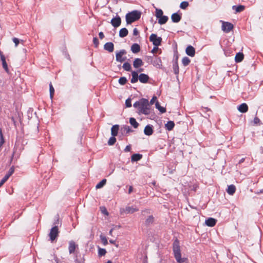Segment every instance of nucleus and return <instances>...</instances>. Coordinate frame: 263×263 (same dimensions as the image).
I'll list each match as a JSON object with an SVG mask.
<instances>
[{
	"label": "nucleus",
	"instance_id": "obj_1",
	"mask_svg": "<svg viewBox=\"0 0 263 263\" xmlns=\"http://www.w3.org/2000/svg\"><path fill=\"white\" fill-rule=\"evenodd\" d=\"M133 106L134 107L138 108L139 113L146 115L150 114L149 103L148 100L146 99L143 98L136 102Z\"/></svg>",
	"mask_w": 263,
	"mask_h": 263
},
{
	"label": "nucleus",
	"instance_id": "obj_2",
	"mask_svg": "<svg viewBox=\"0 0 263 263\" xmlns=\"http://www.w3.org/2000/svg\"><path fill=\"white\" fill-rule=\"evenodd\" d=\"M173 249L175 258L178 263H183L187 261V259L186 258L181 257L180 247L178 239L174 241Z\"/></svg>",
	"mask_w": 263,
	"mask_h": 263
},
{
	"label": "nucleus",
	"instance_id": "obj_3",
	"mask_svg": "<svg viewBox=\"0 0 263 263\" xmlns=\"http://www.w3.org/2000/svg\"><path fill=\"white\" fill-rule=\"evenodd\" d=\"M142 71V69H140L138 71H133L132 72V78L130 80L132 83H135L138 82V80L141 83H146L149 80V77L145 74L141 73L138 74V72Z\"/></svg>",
	"mask_w": 263,
	"mask_h": 263
},
{
	"label": "nucleus",
	"instance_id": "obj_4",
	"mask_svg": "<svg viewBox=\"0 0 263 263\" xmlns=\"http://www.w3.org/2000/svg\"><path fill=\"white\" fill-rule=\"evenodd\" d=\"M141 15V12L137 10L127 13L125 16L126 23L127 24H131L133 22L139 20Z\"/></svg>",
	"mask_w": 263,
	"mask_h": 263
},
{
	"label": "nucleus",
	"instance_id": "obj_5",
	"mask_svg": "<svg viewBox=\"0 0 263 263\" xmlns=\"http://www.w3.org/2000/svg\"><path fill=\"white\" fill-rule=\"evenodd\" d=\"M145 60L149 65H153V66H162L160 58L154 54H153L152 56H146Z\"/></svg>",
	"mask_w": 263,
	"mask_h": 263
},
{
	"label": "nucleus",
	"instance_id": "obj_6",
	"mask_svg": "<svg viewBox=\"0 0 263 263\" xmlns=\"http://www.w3.org/2000/svg\"><path fill=\"white\" fill-rule=\"evenodd\" d=\"M162 38L158 37L156 34L152 33L149 36V41L155 46H159L162 42Z\"/></svg>",
	"mask_w": 263,
	"mask_h": 263
},
{
	"label": "nucleus",
	"instance_id": "obj_7",
	"mask_svg": "<svg viewBox=\"0 0 263 263\" xmlns=\"http://www.w3.org/2000/svg\"><path fill=\"white\" fill-rule=\"evenodd\" d=\"M126 53V51L124 49L120 50L119 51L116 52V61L120 62H122L127 60V58L124 56Z\"/></svg>",
	"mask_w": 263,
	"mask_h": 263
},
{
	"label": "nucleus",
	"instance_id": "obj_8",
	"mask_svg": "<svg viewBox=\"0 0 263 263\" xmlns=\"http://www.w3.org/2000/svg\"><path fill=\"white\" fill-rule=\"evenodd\" d=\"M222 22V30L226 32V33H228L229 32H230V31L231 30H232V29L233 28V25L230 23V22H224V21H221Z\"/></svg>",
	"mask_w": 263,
	"mask_h": 263
},
{
	"label": "nucleus",
	"instance_id": "obj_9",
	"mask_svg": "<svg viewBox=\"0 0 263 263\" xmlns=\"http://www.w3.org/2000/svg\"><path fill=\"white\" fill-rule=\"evenodd\" d=\"M59 231L57 226L53 227L50 232L49 237L51 241L54 240L58 236Z\"/></svg>",
	"mask_w": 263,
	"mask_h": 263
},
{
	"label": "nucleus",
	"instance_id": "obj_10",
	"mask_svg": "<svg viewBox=\"0 0 263 263\" xmlns=\"http://www.w3.org/2000/svg\"><path fill=\"white\" fill-rule=\"evenodd\" d=\"M182 18V13L179 10L178 12L174 13L171 15V20L173 23H177L180 21Z\"/></svg>",
	"mask_w": 263,
	"mask_h": 263
},
{
	"label": "nucleus",
	"instance_id": "obj_11",
	"mask_svg": "<svg viewBox=\"0 0 263 263\" xmlns=\"http://www.w3.org/2000/svg\"><path fill=\"white\" fill-rule=\"evenodd\" d=\"M110 23L115 28L119 27L121 23V19L120 17L117 15L115 17H113L110 21Z\"/></svg>",
	"mask_w": 263,
	"mask_h": 263
},
{
	"label": "nucleus",
	"instance_id": "obj_12",
	"mask_svg": "<svg viewBox=\"0 0 263 263\" xmlns=\"http://www.w3.org/2000/svg\"><path fill=\"white\" fill-rule=\"evenodd\" d=\"M139 211V209L134 206H126L125 209L121 210V213H125L128 214H132L135 212Z\"/></svg>",
	"mask_w": 263,
	"mask_h": 263
},
{
	"label": "nucleus",
	"instance_id": "obj_13",
	"mask_svg": "<svg viewBox=\"0 0 263 263\" xmlns=\"http://www.w3.org/2000/svg\"><path fill=\"white\" fill-rule=\"evenodd\" d=\"M185 52L188 55L193 57L195 55V49L192 46L189 45L185 49Z\"/></svg>",
	"mask_w": 263,
	"mask_h": 263
},
{
	"label": "nucleus",
	"instance_id": "obj_14",
	"mask_svg": "<svg viewBox=\"0 0 263 263\" xmlns=\"http://www.w3.org/2000/svg\"><path fill=\"white\" fill-rule=\"evenodd\" d=\"M104 49L109 52H112L114 50V45L112 42H107L104 45Z\"/></svg>",
	"mask_w": 263,
	"mask_h": 263
},
{
	"label": "nucleus",
	"instance_id": "obj_15",
	"mask_svg": "<svg viewBox=\"0 0 263 263\" xmlns=\"http://www.w3.org/2000/svg\"><path fill=\"white\" fill-rule=\"evenodd\" d=\"M153 129L152 126L149 125H146L144 129V133L147 136H151L153 134Z\"/></svg>",
	"mask_w": 263,
	"mask_h": 263
},
{
	"label": "nucleus",
	"instance_id": "obj_16",
	"mask_svg": "<svg viewBox=\"0 0 263 263\" xmlns=\"http://www.w3.org/2000/svg\"><path fill=\"white\" fill-rule=\"evenodd\" d=\"M77 245L73 241H70L69 242L68 250L70 254L74 253L76 248Z\"/></svg>",
	"mask_w": 263,
	"mask_h": 263
},
{
	"label": "nucleus",
	"instance_id": "obj_17",
	"mask_svg": "<svg viewBox=\"0 0 263 263\" xmlns=\"http://www.w3.org/2000/svg\"><path fill=\"white\" fill-rule=\"evenodd\" d=\"M131 50L134 53H137L140 50V46L137 43L133 44L131 46Z\"/></svg>",
	"mask_w": 263,
	"mask_h": 263
},
{
	"label": "nucleus",
	"instance_id": "obj_18",
	"mask_svg": "<svg viewBox=\"0 0 263 263\" xmlns=\"http://www.w3.org/2000/svg\"><path fill=\"white\" fill-rule=\"evenodd\" d=\"M119 129V126L118 125H113L111 128V134L112 136H116L118 135Z\"/></svg>",
	"mask_w": 263,
	"mask_h": 263
},
{
	"label": "nucleus",
	"instance_id": "obj_19",
	"mask_svg": "<svg viewBox=\"0 0 263 263\" xmlns=\"http://www.w3.org/2000/svg\"><path fill=\"white\" fill-rule=\"evenodd\" d=\"M245 9V7L243 5H234L232 6V9L235 10L236 13L240 12L243 11Z\"/></svg>",
	"mask_w": 263,
	"mask_h": 263
},
{
	"label": "nucleus",
	"instance_id": "obj_20",
	"mask_svg": "<svg viewBox=\"0 0 263 263\" xmlns=\"http://www.w3.org/2000/svg\"><path fill=\"white\" fill-rule=\"evenodd\" d=\"M216 220L213 218H209L205 220V224L209 227H213L215 225Z\"/></svg>",
	"mask_w": 263,
	"mask_h": 263
},
{
	"label": "nucleus",
	"instance_id": "obj_21",
	"mask_svg": "<svg viewBox=\"0 0 263 263\" xmlns=\"http://www.w3.org/2000/svg\"><path fill=\"white\" fill-rule=\"evenodd\" d=\"M238 109L240 112L244 113L248 111V107L247 104L242 103L238 106Z\"/></svg>",
	"mask_w": 263,
	"mask_h": 263
},
{
	"label": "nucleus",
	"instance_id": "obj_22",
	"mask_svg": "<svg viewBox=\"0 0 263 263\" xmlns=\"http://www.w3.org/2000/svg\"><path fill=\"white\" fill-rule=\"evenodd\" d=\"M243 57H244V55H243V53L241 52H239L236 54V55L235 57V61L236 63L240 62L243 59Z\"/></svg>",
	"mask_w": 263,
	"mask_h": 263
},
{
	"label": "nucleus",
	"instance_id": "obj_23",
	"mask_svg": "<svg viewBox=\"0 0 263 263\" xmlns=\"http://www.w3.org/2000/svg\"><path fill=\"white\" fill-rule=\"evenodd\" d=\"M128 31L126 28H122L119 31V35L120 37H124L128 35Z\"/></svg>",
	"mask_w": 263,
	"mask_h": 263
},
{
	"label": "nucleus",
	"instance_id": "obj_24",
	"mask_svg": "<svg viewBox=\"0 0 263 263\" xmlns=\"http://www.w3.org/2000/svg\"><path fill=\"white\" fill-rule=\"evenodd\" d=\"M235 191L236 187L234 185L232 184L228 186L227 192L229 195H233Z\"/></svg>",
	"mask_w": 263,
	"mask_h": 263
},
{
	"label": "nucleus",
	"instance_id": "obj_25",
	"mask_svg": "<svg viewBox=\"0 0 263 263\" xmlns=\"http://www.w3.org/2000/svg\"><path fill=\"white\" fill-rule=\"evenodd\" d=\"M168 20V17L166 15H163L159 18L158 23L160 25L165 24Z\"/></svg>",
	"mask_w": 263,
	"mask_h": 263
},
{
	"label": "nucleus",
	"instance_id": "obj_26",
	"mask_svg": "<svg viewBox=\"0 0 263 263\" xmlns=\"http://www.w3.org/2000/svg\"><path fill=\"white\" fill-rule=\"evenodd\" d=\"M166 128L168 130H171L174 127L175 124L173 121H170L167 122V123L165 125Z\"/></svg>",
	"mask_w": 263,
	"mask_h": 263
},
{
	"label": "nucleus",
	"instance_id": "obj_27",
	"mask_svg": "<svg viewBox=\"0 0 263 263\" xmlns=\"http://www.w3.org/2000/svg\"><path fill=\"white\" fill-rule=\"evenodd\" d=\"M142 158V155L135 154L132 156L131 159L132 161H137Z\"/></svg>",
	"mask_w": 263,
	"mask_h": 263
},
{
	"label": "nucleus",
	"instance_id": "obj_28",
	"mask_svg": "<svg viewBox=\"0 0 263 263\" xmlns=\"http://www.w3.org/2000/svg\"><path fill=\"white\" fill-rule=\"evenodd\" d=\"M130 124L135 128H137L139 126L138 123L136 121V119L134 118L129 119Z\"/></svg>",
	"mask_w": 263,
	"mask_h": 263
},
{
	"label": "nucleus",
	"instance_id": "obj_29",
	"mask_svg": "<svg viewBox=\"0 0 263 263\" xmlns=\"http://www.w3.org/2000/svg\"><path fill=\"white\" fill-rule=\"evenodd\" d=\"M0 59L2 63V66H8L6 61V58L1 51H0Z\"/></svg>",
	"mask_w": 263,
	"mask_h": 263
},
{
	"label": "nucleus",
	"instance_id": "obj_30",
	"mask_svg": "<svg viewBox=\"0 0 263 263\" xmlns=\"http://www.w3.org/2000/svg\"><path fill=\"white\" fill-rule=\"evenodd\" d=\"M142 64V60L140 58L135 59L133 62V66H141Z\"/></svg>",
	"mask_w": 263,
	"mask_h": 263
},
{
	"label": "nucleus",
	"instance_id": "obj_31",
	"mask_svg": "<svg viewBox=\"0 0 263 263\" xmlns=\"http://www.w3.org/2000/svg\"><path fill=\"white\" fill-rule=\"evenodd\" d=\"M156 107L161 112L164 113L166 112V109L164 107L160 106L158 102H157L155 104Z\"/></svg>",
	"mask_w": 263,
	"mask_h": 263
},
{
	"label": "nucleus",
	"instance_id": "obj_32",
	"mask_svg": "<svg viewBox=\"0 0 263 263\" xmlns=\"http://www.w3.org/2000/svg\"><path fill=\"white\" fill-rule=\"evenodd\" d=\"M178 55L177 52L175 53L174 55V58L172 61L173 66H178Z\"/></svg>",
	"mask_w": 263,
	"mask_h": 263
},
{
	"label": "nucleus",
	"instance_id": "obj_33",
	"mask_svg": "<svg viewBox=\"0 0 263 263\" xmlns=\"http://www.w3.org/2000/svg\"><path fill=\"white\" fill-rule=\"evenodd\" d=\"M106 182V179H103L98 184H97L96 188L97 189H101L102 187Z\"/></svg>",
	"mask_w": 263,
	"mask_h": 263
},
{
	"label": "nucleus",
	"instance_id": "obj_34",
	"mask_svg": "<svg viewBox=\"0 0 263 263\" xmlns=\"http://www.w3.org/2000/svg\"><path fill=\"white\" fill-rule=\"evenodd\" d=\"M163 11L160 9H156V16L157 18H159L160 17L163 16Z\"/></svg>",
	"mask_w": 263,
	"mask_h": 263
},
{
	"label": "nucleus",
	"instance_id": "obj_35",
	"mask_svg": "<svg viewBox=\"0 0 263 263\" xmlns=\"http://www.w3.org/2000/svg\"><path fill=\"white\" fill-rule=\"evenodd\" d=\"M190 59L187 57H184L182 59V63L184 66H186L190 63Z\"/></svg>",
	"mask_w": 263,
	"mask_h": 263
},
{
	"label": "nucleus",
	"instance_id": "obj_36",
	"mask_svg": "<svg viewBox=\"0 0 263 263\" xmlns=\"http://www.w3.org/2000/svg\"><path fill=\"white\" fill-rule=\"evenodd\" d=\"M189 6V3L186 1L182 2L180 4V8L182 9H185Z\"/></svg>",
	"mask_w": 263,
	"mask_h": 263
},
{
	"label": "nucleus",
	"instance_id": "obj_37",
	"mask_svg": "<svg viewBox=\"0 0 263 263\" xmlns=\"http://www.w3.org/2000/svg\"><path fill=\"white\" fill-rule=\"evenodd\" d=\"M116 141V139L115 137L112 136L111 137H110L109 139V140L108 141V144L109 145H112L115 143Z\"/></svg>",
	"mask_w": 263,
	"mask_h": 263
},
{
	"label": "nucleus",
	"instance_id": "obj_38",
	"mask_svg": "<svg viewBox=\"0 0 263 263\" xmlns=\"http://www.w3.org/2000/svg\"><path fill=\"white\" fill-rule=\"evenodd\" d=\"M49 87H50V98H51V99H52L53 95H54V88L51 83L50 84Z\"/></svg>",
	"mask_w": 263,
	"mask_h": 263
},
{
	"label": "nucleus",
	"instance_id": "obj_39",
	"mask_svg": "<svg viewBox=\"0 0 263 263\" xmlns=\"http://www.w3.org/2000/svg\"><path fill=\"white\" fill-rule=\"evenodd\" d=\"M154 221V217L152 216H149L146 219L145 222L147 224L152 223Z\"/></svg>",
	"mask_w": 263,
	"mask_h": 263
},
{
	"label": "nucleus",
	"instance_id": "obj_40",
	"mask_svg": "<svg viewBox=\"0 0 263 263\" xmlns=\"http://www.w3.org/2000/svg\"><path fill=\"white\" fill-rule=\"evenodd\" d=\"M106 253V251L105 249H102V248L99 249L98 254L100 256H104L105 255Z\"/></svg>",
	"mask_w": 263,
	"mask_h": 263
},
{
	"label": "nucleus",
	"instance_id": "obj_41",
	"mask_svg": "<svg viewBox=\"0 0 263 263\" xmlns=\"http://www.w3.org/2000/svg\"><path fill=\"white\" fill-rule=\"evenodd\" d=\"M100 238L101 239L102 242L103 243V244L104 246H106L107 245L108 241H107V238H106V237H105L103 235H101Z\"/></svg>",
	"mask_w": 263,
	"mask_h": 263
},
{
	"label": "nucleus",
	"instance_id": "obj_42",
	"mask_svg": "<svg viewBox=\"0 0 263 263\" xmlns=\"http://www.w3.org/2000/svg\"><path fill=\"white\" fill-rule=\"evenodd\" d=\"M127 82V80L125 77H121L119 80V83L121 85H124Z\"/></svg>",
	"mask_w": 263,
	"mask_h": 263
},
{
	"label": "nucleus",
	"instance_id": "obj_43",
	"mask_svg": "<svg viewBox=\"0 0 263 263\" xmlns=\"http://www.w3.org/2000/svg\"><path fill=\"white\" fill-rule=\"evenodd\" d=\"M93 44L95 45V47L96 48H97L98 47V45L99 44V40L98 39V38L97 37H94L93 38Z\"/></svg>",
	"mask_w": 263,
	"mask_h": 263
},
{
	"label": "nucleus",
	"instance_id": "obj_44",
	"mask_svg": "<svg viewBox=\"0 0 263 263\" xmlns=\"http://www.w3.org/2000/svg\"><path fill=\"white\" fill-rule=\"evenodd\" d=\"M122 130H123L124 132H126V133H129L131 131L130 127L128 126H125L122 128Z\"/></svg>",
	"mask_w": 263,
	"mask_h": 263
},
{
	"label": "nucleus",
	"instance_id": "obj_45",
	"mask_svg": "<svg viewBox=\"0 0 263 263\" xmlns=\"http://www.w3.org/2000/svg\"><path fill=\"white\" fill-rule=\"evenodd\" d=\"M0 146H1L4 143V139L2 134V129H0Z\"/></svg>",
	"mask_w": 263,
	"mask_h": 263
},
{
	"label": "nucleus",
	"instance_id": "obj_46",
	"mask_svg": "<svg viewBox=\"0 0 263 263\" xmlns=\"http://www.w3.org/2000/svg\"><path fill=\"white\" fill-rule=\"evenodd\" d=\"M132 60L130 59H127V61L124 62L122 66H131Z\"/></svg>",
	"mask_w": 263,
	"mask_h": 263
},
{
	"label": "nucleus",
	"instance_id": "obj_47",
	"mask_svg": "<svg viewBox=\"0 0 263 263\" xmlns=\"http://www.w3.org/2000/svg\"><path fill=\"white\" fill-rule=\"evenodd\" d=\"M125 104L126 107H130L132 106L131 100L130 99H127L125 101Z\"/></svg>",
	"mask_w": 263,
	"mask_h": 263
},
{
	"label": "nucleus",
	"instance_id": "obj_48",
	"mask_svg": "<svg viewBox=\"0 0 263 263\" xmlns=\"http://www.w3.org/2000/svg\"><path fill=\"white\" fill-rule=\"evenodd\" d=\"M12 40H13V42L15 44V47L17 46L19 43H20V40L16 37H13L12 39Z\"/></svg>",
	"mask_w": 263,
	"mask_h": 263
},
{
	"label": "nucleus",
	"instance_id": "obj_49",
	"mask_svg": "<svg viewBox=\"0 0 263 263\" xmlns=\"http://www.w3.org/2000/svg\"><path fill=\"white\" fill-rule=\"evenodd\" d=\"M63 54L65 55V58H66L67 59L70 60V56L68 52H67L66 49H63Z\"/></svg>",
	"mask_w": 263,
	"mask_h": 263
},
{
	"label": "nucleus",
	"instance_id": "obj_50",
	"mask_svg": "<svg viewBox=\"0 0 263 263\" xmlns=\"http://www.w3.org/2000/svg\"><path fill=\"white\" fill-rule=\"evenodd\" d=\"M260 122V121L258 118H257L256 117L254 118V120H253V123L254 124H256V125L259 124Z\"/></svg>",
	"mask_w": 263,
	"mask_h": 263
},
{
	"label": "nucleus",
	"instance_id": "obj_51",
	"mask_svg": "<svg viewBox=\"0 0 263 263\" xmlns=\"http://www.w3.org/2000/svg\"><path fill=\"white\" fill-rule=\"evenodd\" d=\"M14 168L12 166L9 170V172H8L7 174L10 177V176H11L12 175V174L14 173Z\"/></svg>",
	"mask_w": 263,
	"mask_h": 263
},
{
	"label": "nucleus",
	"instance_id": "obj_52",
	"mask_svg": "<svg viewBox=\"0 0 263 263\" xmlns=\"http://www.w3.org/2000/svg\"><path fill=\"white\" fill-rule=\"evenodd\" d=\"M10 177V176L7 174L2 179V182H5L8 178Z\"/></svg>",
	"mask_w": 263,
	"mask_h": 263
},
{
	"label": "nucleus",
	"instance_id": "obj_53",
	"mask_svg": "<svg viewBox=\"0 0 263 263\" xmlns=\"http://www.w3.org/2000/svg\"><path fill=\"white\" fill-rule=\"evenodd\" d=\"M158 46H155L153 47V49L151 51V52L153 54H154V53L156 52L158 50Z\"/></svg>",
	"mask_w": 263,
	"mask_h": 263
},
{
	"label": "nucleus",
	"instance_id": "obj_54",
	"mask_svg": "<svg viewBox=\"0 0 263 263\" xmlns=\"http://www.w3.org/2000/svg\"><path fill=\"white\" fill-rule=\"evenodd\" d=\"M157 100V97L156 96H154L152 99H151V100L150 101V102L149 103V105L151 104H153L155 102V101Z\"/></svg>",
	"mask_w": 263,
	"mask_h": 263
},
{
	"label": "nucleus",
	"instance_id": "obj_55",
	"mask_svg": "<svg viewBox=\"0 0 263 263\" xmlns=\"http://www.w3.org/2000/svg\"><path fill=\"white\" fill-rule=\"evenodd\" d=\"M139 34V31L136 28H135L133 30V35L137 36Z\"/></svg>",
	"mask_w": 263,
	"mask_h": 263
},
{
	"label": "nucleus",
	"instance_id": "obj_56",
	"mask_svg": "<svg viewBox=\"0 0 263 263\" xmlns=\"http://www.w3.org/2000/svg\"><path fill=\"white\" fill-rule=\"evenodd\" d=\"M173 70L174 73L177 74L179 73V67H174Z\"/></svg>",
	"mask_w": 263,
	"mask_h": 263
},
{
	"label": "nucleus",
	"instance_id": "obj_57",
	"mask_svg": "<svg viewBox=\"0 0 263 263\" xmlns=\"http://www.w3.org/2000/svg\"><path fill=\"white\" fill-rule=\"evenodd\" d=\"M131 149V147L130 145H127L125 147V148L124 149V151L125 152H129Z\"/></svg>",
	"mask_w": 263,
	"mask_h": 263
},
{
	"label": "nucleus",
	"instance_id": "obj_58",
	"mask_svg": "<svg viewBox=\"0 0 263 263\" xmlns=\"http://www.w3.org/2000/svg\"><path fill=\"white\" fill-rule=\"evenodd\" d=\"M99 36L100 39H103L104 37V33L102 32H100L99 33Z\"/></svg>",
	"mask_w": 263,
	"mask_h": 263
},
{
	"label": "nucleus",
	"instance_id": "obj_59",
	"mask_svg": "<svg viewBox=\"0 0 263 263\" xmlns=\"http://www.w3.org/2000/svg\"><path fill=\"white\" fill-rule=\"evenodd\" d=\"M101 209H103V210H102V213H103L104 214H105V215H108V212H107L106 210L105 209V208H101Z\"/></svg>",
	"mask_w": 263,
	"mask_h": 263
},
{
	"label": "nucleus",
	"instance_id": "obj_60",
	"mask_svg": "<svg viewBox=\"0 0 263 263\" xmlns=\"http://www.w3.org/2000/svg\"><path fill=\"white\" fill-rule=\"evenodd\" d=\"M123 68H124V70L127 71H130L132 70L131 67H123Z\"/></svg>",
	"mask_w": 263,
	"mask_h": 263
},
{
	"label": "nucleus",
	"instance_id": "obj_61",
	"mask_svg": "<svg viewBox=\"0 0 263 263\" xmlns=\"http://www.w3.org/2000/svg\"><path fill=\"white\" fill-rule=\"evenodd\" d=\"M256 194H263V189L262 190H260L258 192H256L255 193Z\"/></svg>",
	"mask_w": 263,
	"mask_h": 263
},
{
	"label": "nucleus",
	"instance_id": "obj_62",
	"mask_svg": "<svg viewBox=\"0 0 263 263\" xmlns=\"http://www.w3.org/2000/svg\"><path fill=\"white\" fill-rule=\"evenodd\" d=\"M132 191H133V187H132V186H130L128 190V193L130 194L132 192Z\"/></svg>",
	"mask_w": 263,
	"mask_h": 263
},
{
	"label": "nucleus",
	"instance_id": "obj_63",
	"mask_svg": "<svg viewBox=\"0 0 263 263\" xmlns=\"http://www.w3.org/2000/svg\"><path fill=\"white\" fill-rule=\"evenodd\" d=\"M5 71L7 72H9V70H8V67H4Z\"/></svg>",
	"mask_w": 263,
	"mask_h": 263
},
{
	"label": "nucleus",
	"instance_id": "obj_64",
	"mask_svg": "<svg viewBox=\"0 0 263 263\" xmlns=\"http://www.w3.org/2000/svg\"><path fill=\"white\" fill-rule=\"evenodd\" d=\"M112 231H113V229H111L110 230L109 232V235H112Z\"/></svg>",
	"mask_w": 263,
	"mask_h": 263
}]
</instances>
